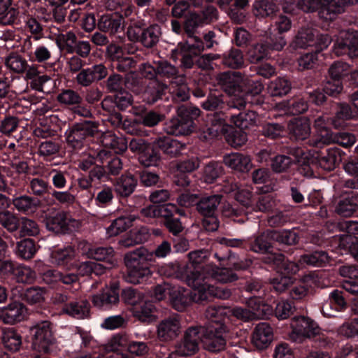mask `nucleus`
Instances as JSON below:
<instances>
[{
	"instance_id": "nucleus-29",
	"label": "nucleus",
	"mask_w": 358,
	"mask_h": 358,
	"mask_svg": "<svg viewBox=\"0 0 358 358\" xmlns=\"http://www.w3.org/2000/svg\"><path fill=\"white\" fill-rule=\"evenodd\" d=\"M288 130L295 140L306 139L311 132L310 120L304 117L294 118L288 124Z\"/></svg>"
},
{
	"instance_id": "nucleus-14",
	"label": "nucleus",
	"mask_w": 358,
	"mask_h": 358,
	"mask_svg": "<svg viewBox=\"0 0 358 358\" xmlns=\"http://www.w3.org/2000/svg\"><path fill=\"white\" fill-rule=\"evenodd\" d=\"M181 323L178 315H171L162 320L157 328L158 338L162 341H170L180 333Z\"/></svg>"
},
{
	"instance_id": "nucleus-3",
	"label": "nucleus",
	"mask_w": 358,
	"mask_h": 358,
	"mask_svg": "<svg viewBox=\"0 0 358 358\" xmlns=\"http://www.w3.org/2000/svg\"><path fill=\"white\" fill-rule=\"evenodd\" d=\"M358 0H302L299 7L304 12L320 10V15L326 20H331L334 15L343 12L345 6L353 4Z\"/></svg>"
},
{
	"instance_id": "nucleus-47",
	"label": "nucleus",
	"mask_w": 358,
	"mask_h": 358,
	"mask_svg": "<svg viewBox=\"0 0 358 358\" xmlns=\"http://www.w3.org/2000/svg\"><path fill=\"white\" fill-rule=\"evenodd\" d=\"M114 250L111 247L93 248L92 252L90 253V258L98 261H103L105 264H108V267H115L117 264V261L113 257Z\"/></svg>"
},
{
	"instance_id": "nucleus-55",
	"label": "nucleus",
	"mask_w": 358,
	"mask_h": 358,
	"mask_svg": "<svg viewBox=\"0 0 358 358\" xmlns=\"http://www.w3.org/2000/svg\"><path fill=\"white\" fill-rule=\"evenodd\" d=\"M231 120L237 127L246 129L256 123L257 114L252 110L240 112L237 115H231Z\"/></svg>"
},
{
	"instance_id": "nucleus-11",
	"label": "nucleus",
	"mask_w": 358,
	"mask_h": 358,
	"mask_svg": "<svg viewBox=\"0 0 358 358\" xmlns=\"http://www.w3.org/2000/svg\"><path fill=\"white\" fill-rule=\"evenodd\" d=\"M333 52L336 56L348 54L350 57L358 56V40L355 34L341 31L334 45Z\"/></svg>"
},
{
	"instance_id": "nucleus-43",
	"label": "nucleus",
	"mask_w": 358,
	"mask_h": 358,
	"mask_svg": "<svg viewBox=\"0 0 358 358\" xmlns=\"http://www.w3.org/2000/svg\"><path fill=\"white\" fill-rule=\"evenodd\" d=\"M101 143L106 148H110L117 154L124 152L128 148L127 142L124 137H118L110 132L106 133L103 135Z\"/></svg>"
},
{
	"instance_id": "nucleus-63",
	"label": "nucleus",
	"mask_w": 358,
	"mask_h": 358,
	"mask_svg": "<svg viewBox=\"0 0 358 358\" xmlns=\"http://www.w3.org/2000/svg\"><path fill=\"white\" fill-rule=\"evenodd\" d=\"M19 218L10 211L3 210L0 212V224L8 231H16L20 227Z\"/></svg>"
},
{
	"instance_id": "nucleus-42",
	"label": "nucleus",
	"mask_w": 358,
	"mask_h": 358,
	"mask_svg": "<svg viewBox=\"0 0 358 358\" xmlns=\"http://www.w3.org/2000/svg\"><path fill=\"white\" fill-rule=\"evenodd\" d=\"M170 91L176 101H185L187 100L189 96V92L186 84L185 76H177L176 80L171 81Z\"/></svg>"
},
{
	"instance_id": "nucleus-15",
	"label": "nucleus",
	"mask_w": 358,
	"mask_h": 358,
	"mask_svg": "<svg viewBox=\"0 0 358 358\" xmlns=\"http://www.w3.org/2000/svg\"><path fill=\"white\" fill-rule=\"evenodd\" d=\"M194 290V300L200 302L206 300L209 296H213L221 299H227L230 297L231 292L229 289L214 287L206 281L200 282V285L192 287Z\"/></svg>"
},
{
	"instance_id": "nucleus-52",
	"label": "nucleus",
	"mask_w": 358,
	"mask_h": 358,
	"mask_svg": "<svg viewBox=\"0 0 358 358\" xmlns=\"http://www.w3.org/2000/svg\"><path fill=\"white\" fill-rule=\"evenodd\" d=\"M161 36V29L157 24L150 25L145 29L141 35V42L146 48L156 45Z\"/></svg>"
},
{
	"instance_id": "nucleus-24",
	"label": "nucleus",
	"mask_w": 358,
	"mask_h": 358,
	"mask_svg": "<svg viewBox=\"0 0 358 358\" xmlns=\"http://www.w3.org/2000/svg\"><path fill=\"white\" fill-rule=\"evenodd\" d=\"M314 160L320 167L326 171L334 170L341 161L340 150L331 148L321 153H317Z\"/></svg>"
},
{
	"instance_id": "nucleus-16",
	"label": "nucleus",
	"mask_w": 358,
	"mask_h": 358,
	"mask_svg": "<svg viewBox=\"0 0 358 358\" xmlns=\"http://www.w3.org/2000/svg\"><path fill=\"white\" fill-rule=\"evenodd\" d=\"M185 111L183 108H178V117L172 118L166 124L167 133L175 135H187L190 134L194 129V122L191 118L187 117L182 115Z\"/></svg>"
},
{
	"instance_id": "nucleus-60",
	"label": "nucleus",
	"mask_w": 358,
	"mask_h": 358,
	"mask_svg": "<svg viewBox=\"0 0 358 358\" xmlns=\"http://www.w3.org/2000/svg\"><path fill=\"white\" fill-rule=\"evenodd\" d=\"M324 145L330 144L332 143H338L343 147H350L355 143V137L354 135L349 133H333L331 136H326L324 138Z\"/></svg>"
},
{
	"instance_id": "nucleus-31",
	"label": "nucleus",
	"mask_w": 358,
	"mask_h": 358,
	"mask_svg": "<svg viewBox=\"0 0 358 358\" xmlns=\"http://www.w3.org/2000/svg\"><path fill=\"white\" fill-rule=\"evenodd\" d=\"M224 162L226 166L241 172L248 171L252 167L250 157L238 152L225 155Z\"/></svg>"
},
{
	"instance_id": "nucleus-1",
	"label": "nucleus",
	"mask_w": 358,
	"mask_h": 358,
	"mask_svg": "<svg viewBox=\"0 0 358 358\" xmlns=\"http://www.w3.org/2000/svg\"><path fill=\"white\" fill-rule=\"evenodd\" d=\"M209 257L210 252L206 250L192 251L188 254L187 264L180 265L178 262H171L159 268V273L168 277L185 279L192 288L198 287L200 282L203 280V273H206V267L209 266L206 263Z\"/></svg>"
},
{
	"instance_id": "nucleus-17",
	"label": "nucleus",
	"mask_w": 358,
	"mask_h": 358,
	"mask_svg": "<svg viewBox=\"0 0 358 358\" xmlns=\"http://www.w3.org/2000/svg\"><path fill=\"white\" fill-rule=\"evenodd\" d=\"M107 73V69L103 64H97L82 69L77 74L76 80L78 85L87 87L94 82L104 78Z\"/></svg>"
},
{
	"instance_id": "nucleus-33",
	"label": "nucleus",
	"mask_w": 358,
	"mask_h": 358,
	"mask_svg": "<svg viewBox=\"0 0 358 358\" xmlns=\"http://www.w3.org/2000/svg\"><path fill=\"white\" fill-rule=\"evenodd\" d=\"M218 81L226 92L235 94L240 91L242 76L238 72H224L219 76Z\"/></svg>"
},
{
	"instance_id": "nucleus-9",
	"label": "nucleus",
	"mask_w": 358,
	"mask_h": 358,
	"mask_svg": "<svg viewBox=\"0 0 358 358\" xmlns=\"http://www.w3.org/2000/svg\"><path fill=\"white\" fill-rule=\"evenodd\" d=\"M290 338L294 341L311 338L320 333V327L312 319L305 316L294 317L291 320Z\"/></svg>"
},
{
	"instance_id": "nucleus-37",
	"label": "nucleus",
	"mask_w": 358,
	"mask_h": 358,
	"mask_svg": "<svg viewBox=\"0 0 358 358\" xmlns=\"http://www.w3.org/2000/svg\"><path fill=\"white\" fill-rule=\"evenodd\" d=\"M346 306L342 293L338 290H334L329 294V301L326 302L322 306V312L324 315L334 317L335 311H341Z\"/></svg>"
},
{
	"instance_id": "nucleus-45",
	"label": "nucleus",
	"mask_w": 358,
	"mask_h": 358,
	"mask_svg": "<svg viewBox=\"0 0 358 358\" xmlns=\"http://www.w3.org/2000/svg\"><path fill=\"white\" fill-rule=\"evenodd\" d=\"M329 255L322 250L315 251L313 253L305 254L301 256L299 263L300 265L313 266H322L329 263Z\"/></svg>"
},
{
	"instance_id": "nucleus-50",
	"label": "nucleus",
	"mask_w": 358,
	"mask_h": 358,
	"mask_svg": "<svg viewBox=\"0 0 358 358\" xmlns=\"http://www.w3.org/2000/svg\"><path fill=\"white\" fill-rule=\"evenodd\" d=\"M13 203L18 211L32 213L38 208L39 201L36 198L24 195L15 198L13 200Z\"/></svg>"
},
{
	"instance_id": "nucleus-41",
	"label": "nucleus",
	"mask_w": 358,
	"mask_h": 358,
	"mask_svg": "<svg viewBox=\"0 0 358 358\" xmlns=\"http://www.w3.org/2000/svg\"><path fill=\"white\" fill-rule=\"evenodd\" d=\"M152 271L148 266L127 267V274L124 279L131 284H139L147 280L151 275Z\"/></svg>"
},
{
	"instance_id": "nucleus-46",
	"label": "nucleus",
	"mask_w": 358,
	"mask_h": 358,
	"mask_svg": "<svg viewBox=\"0 0 358 358\" xmlns=\"http://www.w3.org/2000/svg\"><path fill=\"white\" fill-rule=\"evenodd\" d=\"M229 313L230 308L223 306H209L206 310V317L209 320L208 325L224 324Z\"/></svg>"
},
{
	"instance_id": "nucleus-18",
	"label": "nucleus",
	"mask_w": 358,
	"mask_h": 358,
	"mask_svg": "<svg viewBox=\"0 0 358 358\" xmlns=\"http://www.w3.org/2000/svg\"><path fill=\"white\" fill-rule=\"evenodd\" d=\"M217 18V10L213 6H208L202 12V16L196 13H190L185 21V29L187 32H192L200 25L208 24Z\"/></svg>"
},
{
	"instance_id": "nucleus-49",
	"label": "nucleus",
	"mask_w": 358,
	"mask_h": 358,
	"mask_svg": "<svg viewBox=\"0 0 358 358\" xmlns=\"http://www.w3.org/2000/svg\"><path fill=\"white\" fill-rule=\"evenodd\" d=\"M75 257V250L71 247H66L52 251L50 254V262L57 266H66Z\"/></svg>"
},
{
	"instance_id": "nucleus-8",
	"label": "nucleus",
	"mask_w": 358,
	"mask_h": 358,
	"mask_svg": "<svg viewBox=\"0 0 358 358\" xmlns=\"http://www.w3.org/2000/svg\"><path fill=\"white\" fill-rule=\"evenodd\" d=\"M227 340V329L224 324L208 325L204 336L201 340L204 348L210 352H219L224 349Z\"/></svg>"
},
{
	"instance_id": "nucleus-53",
	"label": "nucleus",
	"mask_w": 358,
	"mask_h": 358,
	"mask_svg": "<svg viewBox=\"0 0 358 358\" xmlns=\"http://www.w3.org/2000/svg\"><path fill=\"white\" fill-rule=\"evenodd\" d=\"M273 259H275L278 272L280 273L282 275L288 276L290 274H295L300 269V264H298L285 259L281 254L275 255Z\"/></svg>"
},
{
	"instance_id": "nucleus-40",
	"label": "nucleus",
	"mask_w": 358,
	"mask_h": 358,
	"mask_svg": "<svg viewBox=\"0 0 358 358\" xmlns=\"http://www.w3.org/2000/svg\"><path fill=\"white\" fill-rule=\"evenodd\" d=\"M1 341L8 350L16 352L21 347L22 337L13 328H5L2 329Z\"/></svg>"
},
{
	"instance_id": "nucleus-25",
	"label": "nucleus",
	"mask_w": 358,
	"mask_h": 358,
	"mask_svg": "<svg viewBox=\"0 0 358 358\" xmlns=\"http://www.w3.org/2000/svg\"><path fill=\"white\" fill-rule=\"evenodd\" d=\"M124 261L126 267L147 266L146 263L153 262V254L148 249L141 247L127 252Z\"/></svg>"
},
{
	"instance_id": "nucleus-10",
	"label": "nucleus",
	"mask_w": 358,
	"mask_h": 358,
	"mask_svg": "<svg viewBox=\"0 0 358 358\" xmlns=\"http://www.w3.org/2000/svg\"><path fill=\"white\" fill-rule=\"evenodd\" d=\"M45 225L49 231L64 234L78 229L80 226V222L73 218L69 213L62 211L48 217Z\"/></svg>"
},
{
	"instance_id": "nucleus-38",
	"label": "nucleus",
	"mask_w": 358,
	"mask_h": 358,
	"mask_svg": "<svg viewBox=\"0 0 358 358\" xmlns=\"http://www.w3.org/2000/svg\"><path fill=\"white\" fill-rule=\"evenodd\" d=\"M4 64L11 73L22 74L27 68V60L20 54L12 52L4 57Z\"/></svg>"
},
{
	"instance_id": "nucleus-26",
	"label": "nucleus",
	"mask_w": 358,
	"mask_h": 358,
	"mask_svg": "<svg viewBox=\"0 0 358 358\" xmlns=\"http://www.w3.org/2000/svg\"><path fill=\"white\" fill-rule=\"evenodd\" d=\"M182 65L185 69H190L194 63V58L204 50V45L200 39H194L192 43L187 42L181 45Z\"/></svg>"
},
{
	"instance_id": "nucleus-30",
	"label": "nucleus",
	"mask_w": 358,
	"mask_h": 358,
	"mask_svg": "<svg viewBox=\"0 0 358 358\" xmlns=\"http://www.w3.org/2000/svg\"><path fill=\"white\" fill-rule=\"evenodd\" d=\"M156 147L171 157H176L186 149V144L169 136H163L155 141Z\"/></svg>"
},
{
	"instance_id": "nucleus-32",
	"label": "nucleus",
	"mask_w": 358,
	"mask_h": 358,
	"mask_svg": "<svg viewBox=\"0 0 358 358\" xmlns=\"http://www.w3.org/2000/svg\"><path fill=\"white\" fill-rule=\"evenodd\" d=\"M329 117L327 115H320L317 117L314 122V128L316 133V136L310 141V145L315 147H321L324 145V138L326 136H331L332 131L327 127L329 122Z\"/></svg>"
},
{
	"instance_id": "nucleus-57",
	"label": "nucleus",
	"mask_w": 358,
	"mask_h": 358,
	"mask_svg": "<svg viewBox=\"0 0 358 358\" xmlns=\"http://www.w3.org/2000/svg\"><path fill=\"white\" fill-rule=\"evenodd\" d=\"M278 7L273 2L267 0H261L253 4V13L258 17H266L275 13Z\"/></svg>"
},
{
	"instance_id": "nucleus-5",
	"label": "nucleus",
	"mask_w": 358,
	"mask_h": 358,
	"mask_svg": "<svg viewBox=\"0 0 358 358\" xmlns=\"http://www.w3.org/2000/svg\"><path fill=\"white\" fill-rule=\"evenodd\" d=\"M248 309L241 307H235L230 309L229 315H232L237 319L244 321L254 319H265L268 317L273 313L272 308L264 303L259 296H252L246 301Z\"/></svg>"
},
{
	"instance_id": "nucleus-34",
	"label": "nucleus",
	"mask_w": 358,
	"mask_h": 358,
	"mask_svg": "<svg viewBox=\"0 0 358 358\" xmlns=\"http://www.w3.org/2000/svg\"><path fill=\"white\" fill-rule=\"evenodd\" d=\"M137 185V179L131 173L122 175L115 184L116 193L122 197H127L135 190Z\"/></svg>"
},
{
	"instance_id": "nucleus-7",
	"label": "nucleus",
	"mask_w": 358,
	"mask_h": 358,
	"mask_svg": "<svg viewBox=\"0 0 358 358\" xmlns=\"http://www.w3.org/2000/svg\"><path fill=\"white\" fill-rule=\"evenodd\" d=\"M96 130L97 127L92 122L77 123L66 131L65 139L69 145L74 149H79L83 145L86 138L93 136Z\"/></svg>"
},
{
	"instance_id": "nucleus-20",
	"label": "nucleus",
	"mask_w": 358,
	"mask_h": 358,
	"mask_svg": "<svg viewBox=\"0 0 358 358\" xmlns=\"http://www.w3.org/2000/svg\"><path fill=\"white\" fill-rule=\"evenodd\" d=\"M273 339V331L270 324L260 322L255 328L252 336L253 345L258 349L266 348Z\"/></svg>"
},
{
	"instance_id": "nucleus-19",
	"label": "nucleus",
	"mask_w": 358,
	"mask_h": 358,
	"mask_svg": "<svg viewBox=\"0 0 358 358\" xmlns=\"http://www.w3.org/2000/svg\"><path fill=\"white\" fill-rule=\"evenodd\" d=\"M358 208V195L354 192L343 194L335 206L336 213L342 217H351Z\"/></svg>"
},
{
	"instance_id": "nucleus-48",
	"label": "nucleus",
	"mask_w": 358,
	"mask_h": 358,
	"mask_svg": "<svg viewBox=\"0 0 358 358\" xmlns=\"http://www.w3.org/2000/svg\"><path fill=\"white\" fill-rule=\"evenodd\" d=\"M166 88V85L152 80L150 82L148 88L143 92V99L148 103H154L160 99Z\"/></svg>"
},
{
	"instance_id": "nucleus-22",
	"label": "nucleus",
	"mask_w": 358,
	"mask_h": 358,
	"mask_svg": "<svg viewBox=\"0 0 358 358\" xmlns=\"http://www.w3.org/2000/svg\"><path fill=\"white\" fill-rule=\"evenodd\" d=\"M192 289H194L192 288ZM194 290H189L182 287L173 285L172 292H170L169 300L173 307L178 311H182L194 300Z\"/></svg>"
},
{
	"instance_id": "nucleus-12",
	"label": "nucleus",
	"mask_w": 358,
	"mask_h": 358,
	"mask_svg": "<svg viewBox=\"0 0 358 358\" xmlns=\"http://www.w3.org/2000/svg\"><path fill=\"white\" fill-rule=\"evenodd\" d=\"M201 340L200 329L197 327H189L186 330L183 338L176 344L175 348L181 357H189L198 351Z\"/></svg>"
},
{
	"instance_id": "nucleus-62",
	"label": "nucleus",
	"mask_w": 358,
	"mask_h": 358,
	"mask_svg": "<svg viewBox=\"0 0 358 358\" xmlns=\"http://www.w3.org/2000/svg\"><path fill=\"white\" fill-rule=\"evenodd\" d=\"M154 310L155 306L152 303L148 301L143 303L139 307H136L134 315L141 322L149 323L155 320Z\"/></svg>"
},
{
	"instance_id": "nucleus-23",
	"label": "nucleus",
	"mask_w": 358,
	"mask_h": 358,
	"mask_svg": "<svg viewBox=\"0 0 358 358\" xmlns=\"http://www.w3.org/2000/svg\"><path fill=\"white\" fill-rule=\"evenodd\" d=\"M26 310L22 303L15 301L0 310V319L5 324H13L24 319Z\"/></svg>"
},
{
	"instance_id": "nucleus-39",
	"label": "nucleus",
	"mask_w": 358,
	"mask_h": 358,
	"mask_svg": "<svg viewBox=\"0 0 358 358\" xmlns=\"http://www.w3.org/2000/svg\"><path fill=\"white\" fill-rule=\"evenodd\" d=\"M52 33L55 35V43L58 48L61 51H65L67 53L71 54L75 52V45L76 43V36L73 31H68L65 34L61 32L59 29H57V32Z\"/></svg>"
},
{
	"instance_id": "nucleus-44",
	"label": "nucleus",
	"mask_w": 358,
	"mask_h": 358,
	"mask_svg": "<svg viewBox=\"0 0 358 358\" xmlns=\"http://www.w3.org/2000/svg\"><path fill=\"white\" fill-rule=\"evenodd\" d=\"M221 199L218 194L204 196L196 203V208L203 216L211 215L215 214Z\"/></svg>"
},
{
	"instance_id": "nucleus-56",
	"label": "nucleus",
	"mask_w": 358,
	"mask_h": 358,
	"mask_svg": "<svg viewBox=\"0 0 358 358\" xmlns=\"http://www.w3.org/2000/svg\"><path fill=\"white\" fill-rule=\"evenodd\" d=\"M222 63L224 66L232 69H239L242 67L244 64V58L242 52L238 49H231L223 55Z\"/></svg>"
},
{
	"instance_id": "nucleus-6",
	"label": "nucleus",
	"mask_w": 358,
	"mask_h": 358,
	"mask_svg": "<svg viewBox=\"0 0 358 358\" xmlns=\"http://www.w3.org/2000/svg\"><path fill=\"white\" fill-rule=\"evenodd\" d=\"M331 38L328 34H319L311 28L301 29L294 41V46L299 48L315 47L316 52H321L331 43Z\"/></svg>"
},
{
	"instance_id": "nucleus-61",
	"label": "nucleus",
	"mask_w": 358,
	"mask_h": 358,
	"mask_svg": "<svg viewBox=\"0 0 358 358\" xmlns=\"http://www.w3.org/2000/svg\"><path fill=\"white\" fill-rule=\"evenodd\" d=\"M271 238L280 243L294 245L299 241V235L294 230L271 231Z\"/></svg>"
},
{
	"instance_id": "nucleus-28",
	"label": "nucleus",
	"mask_w": 358,
	"mask_h": 358,
	"mask_svg": "<svg viewBox=\"0 0 358 358\" xmlns=\"http://www.w3.org/2000/svg\"><path fill=\"white\" fill-rule=\"evenodd\" d=\"M62 312L70 317L82 320L87 318L90 313V305L86 299H79L66 303Z\"/></svg>"
},
{
	"instance_id": "nucleus-36",
	"label": "nucleus",
	"mask_w": 358,
	"mask_h": 358,
	"mask_svg": "<svg viewBox=\"0 0 358 358\" xmlns=\"http://www.w3.org/2000/svg\"><path fill=\"white\" fill-rule=\"evenodd\" d=\"M137 219L135 215L120 216L113 220L110 224L106 228V234L108 237L119 235L131 227L132 223Z\"/></svg>"
},
{
	"instance_id": "nucleus-13",
	"label": "nucleus",
	"mask_w": 358,
	"mask_h": 358,
	"mask_svg": "<svg viewBox=\"0 0 358 358\" xmlns=\"http://www.w3.org/2000/svg\"><path fill=\"white\" fill-rule=\"evenodd\" d=\"M271 41L269 45L259 43L248 50V59L251 63L256 64L264 59L269 49L279 51L286 45L285 39L282 36H276L275 38H271Z\"/></svg>"
},
{
	"instance_id": "nucleus-59",
	"label": "nucleus",
	"mask_w": 358,
	"mask_h": 358,
	"mask_svg": "<svg viewBox=\"0 0 358 358\" xmlns=\"http://www.w3.org/2000/svg\"><path fill=\"white\" fill-rule=\"evenodd\" d=\"M45 288L34 286L24 291L23 299L30 305L41 304L45 300Z\"/></svg>"
},
{
	"instance_id": "nucleus-64",
	"label": "nucleus",
	"mask_w": 358,
	"mask_h": 358,
	"mask_svg": "<svg viewBox=\"0 0 358 358\" xmlns=\"http://www.w3.org/2000/svg\"><path fill=\"white\" fill-rule=\"evenodd\" d=\"M36 250L34 242L31 239L27 238L17 243L16 253L22 259H29L33 257Z\"/></svg>"
},
{
	"instance_id": "nucleus-58",
	"label": "nucleus",
	"mask_w": 358,
	"mask_h": 358,
	"mask_svg": "<svg viewBox=\"0 0 358 358\" xmlns=\"http://www.w3.org/2000/svg\"><path fill=\"white\" fill-rule=\"evenodd\" d=\"M17 16V10L11 7L10 0H0V23L11 24Z\"/></svg>"
},
{
	"instance_id": "nucleus-4",
	"label": "nucleus",
	"mask_w": 358,
	"mask_h": 358,
	"mask_svg": "<svg viewBox=\"0 0 358 358\" xmlns=\"http://www.w3.org/2000/svg\"><path fill=\"white\" fill-rule=\"evenodd\" d=\"M32 336L31 346L34 350L40 353H50L55 345L52 325L48 321H41L30 328Z\"/></svg>"
},
{
	"instance_id": "nucleus-54",
	"label": "nucleus",
	"mask_w": 358,
	"mask_h": 358,
	"mask_svg": "<svg viewBox=\"0 0 358 358\" xmlns=\"http://www.w3.org/2000/svg\"><path fill=\"white\" fill-rule=\"evenodd\" d=\"M301 281L303 285L294 287L290 292V296L293 299L299 300L305 297L309 287H312L316 280L313 274H308L303 276Z\"/></svg>"
},
{
	"instance_id": "nucleus-2",
	"label": "nucleus",
	"mask_w": 358,
	"mask_h": 358,
	"mask_svg": "<svg viewBox=\"0 0 358 358\" xmlns=\"http://www.w3.org/2000/svg\"><path fill=\"white\" fill-rule=\"evenodd\" d=\"M209 123L202 129V138L204 139L213 138L223 134L227 142L232 147L236 148L244 145L248 141L247 134L241 129H235L226 124L221 116L215 114L208 117Z\"/></svg>"
},
{
	"instance_id": "nucleus-27",
	"label": "nucleus",
	"mask_w": 358,
	"mask_h": 358,
	"mask_svg": "<svg viewBox=\"0 0 358 358\" xmlns=\"http://www.w3.org/2000/svg\"><path fill=\"white\" fill-rule=\"evenodd\" d=\"M92 301L94 306L108 309L116 306L119 302L118 292L112 288L106 287L101 292L93 295Z\"/></svg>"
},
{
	"instance_id": "nucleus-51",
	"label": "nucleus",
	"mask_w": 358,
	"mask_h": 358,
	"mask_svg": "<svg viewBox=\"0 0 358 358\" xmlns=\"http://www.w3.org/2000/svg\"><path fill=\"white\" fill-rule=\"evenodd\" d=\"M268 92L273 96L286 95L291 90L289 80L284 77H278L268 85Z\"/></svg>"
},
{
	"instance_id": "nucleus-35",
	"label": "nucleus",
	"mask_w": 358,
	"mask_h": 358,
	"mask_svg": "<svg viewBox=\"0 0 358 358\" xmlns=\"http://www.w3.org/2000/svg\"><path fill=\"white\" fill-rule=\"evenodd\" d=\"M124 23L117 14L104 15L99 19L98 27L102 31L114 34L124 27Z\"/></svg>"
},
{
	"instance_id": "nucleus-21",
	"label": "nucleus",
	"mask_w": 358,
	"mask_h": 358,
	"mask_svg": "<svg viewBox=\"0 0 358 358\" xmlns=\"http://www.w3.org/2000/svg\"><path fill=\"white\" fill-rule=\"evenodd\" d=\"M206 269V273H203V282H209L212 280L221 283H228L238 279L237 275L227 268H220L213 264H209Z\"/></svg>"
}]
</instances>
